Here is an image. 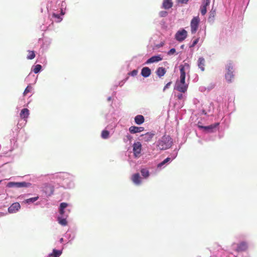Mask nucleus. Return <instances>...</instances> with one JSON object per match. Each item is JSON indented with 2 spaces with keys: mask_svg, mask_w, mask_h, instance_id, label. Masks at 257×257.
I'll use <instances>...</instances> for the list:
<instances>
[{
  "mask_svg": "<svg viewBox=\"0 0 257 257\" xmlns=\"http://www.w3.org/2000/svg\"><path fill=\"white\" fill-rule=\"evenodd\" d=\"M190 65L187 63L180 66V84L178 85V90L185 92L188 88V84L185 83L186 75H189L190 72Z\"/></svg>",
  "mask_w": 257,
  "mask_h": 257,
  "instance_id": "1",
  "label": "nucleus"
},
{
  "mask_svg": "<svg viewBox=\"0 0 257 257\" xmlns=\"http://www.w3.org/2000/svg\"><path fill=\"white\" fill-rule=\"evenodd\" d=\"M172 140L169 136L164 135L156 143V147L159 150H165L170 148L172 145Z\"/></svg>",
  "mask_w": 257,
  "mask_h": 257,
  "instance_id": "2",
  "label": "nucleus"
},
{
  "mask_svg": "<svg viewBox=\"0 0 257 257\" xmlns=\"http://www.w3.org/2000/svg\"><path fill=\"white\" fill-rule=\"evenodd\" d=\"M226 73L225 75V78L228 83H231L232 79L234 77L233 74V67L231 63H229L226 66Z\"/></svg>",
  "mask_w": 257,
  "mask_h": 257,
  "instance_id": "3",
  "label": "nucleus"
},
{
  "mask_svg": "<svg viewBox=\"0 0 257 257\" xmlns=\"http://www.w3.org/2000/svg\"><path fill=\"white\" fill-rule=\"evenodd\" d=\"M31 185L30 183H27L25 182H10L8 183L7 187H16L17 188H21V187H28Z\"/></svg>",
  "mask_w": 257,
  "mask_h": 257,
  "instance_id": "4",
  "label": "nucleus"
},
{
  "mask_svg": "<svg viewBox=\"0 0 257 257\" xmlns=\"http://www.w3.org/2000/svg\"><path fill=\"white\" fill-rule=\"evenodd\" d=\"M199 19L198 17H194L191 22V31L192 34L196 32L199 25Z\"/></svg>",
  "mask_w": 257,
  "mask_h": 257,
  "instance_id": "5",
  "label": "nucleus"
},
{
  "mask_svg": "<svg viewBox=\"0 0 257 257\" xmlns=\"http://www.w3.org/2000/svg\"><path fill=\"white\" fill-rule=\"evenodd\" d=\"M142 151V145L137 142L133 144V152L135 157H139Z\"/></svg>",
  "mask_w": 257,
  "mask_h": 257,
  "instance_id": "6",
  "label": "nucleus"
},
{
  "mask_svg": "<svg viewBox=\"0 0 257 257\" xmlns=\"http://www.w3.org/2000/svg\"><path fill=\"white\" fill-rule=\"evenodd\" d=\"M248 248L247 244L245 242H241L237 244V247L235 249V251L237 252L245 251Z\"/></svg>",
  "mask_w": 257,
  "mask_h": 257,
  "instance_id": "7",
  "label": "nucleus"
},
{
  "mask_svg": "<svg viewBox=\"0 0 257 257\" xmlns=\"http://www.w3.org/2000/svg\"><path fill=\"white\" fill-rule=\"evenodd\" d=\"M21 206L19 203H13L8 208V211L10 213H15L20 209Z\"/></svg>",
  "mask_w": 257,
  "mask_h": 257,
  "instance_id": "8",
  "label": "nucleus"
},
{
  "mask_svg": "<svg viewBox=\"0 0 257 257\" xmlns=\"http://www.w3.org/2000/svg\"><path fill=\"white\" fill-rule=\"evenodd\" d=\"M154 135L155 134L153 133H147L141 136V140L146 142H150L152 139Z\"/></svg>",
  "mask_w": 257,
  "mask_h": 257,
  "instance_id": "9",
  "label": "nucleus"
},
{
  "mask_svg": "<svg viewBox=\"0 0 257 257\" xmlns=\"http://www.w3.org/2000/svg\"><path fill=\"white\" fill-rule=\"evenodd\" d=\"M132 180L134 183L137 185H139L141 183V178L139 173H136L132 175Z\"/></svg>",
  "mask_w": 257,
  "mask_h": 257,
  "instance_id": "10",
  "label": "nucleus"
},
{
  "mask_svg": "<svg viewBox=\"0 0 257 257\" xmlns=\"http://www.w3.org/2000/svg\"><path fill=\"white\" fill-rule=\"evenodd\" d=\"M187 36V32L185 30L178 31V41H182Z\"/></svg>",
  "mask_w": 257,
  "mask_h": 257,
  "instance_id": "11",
  "label": "nucleus"
},
{
  "mask_svg": "<svg viewBox=\"0 0 257 257\" xmlns=\"http://www.w3.org/2000/svg\"><path fill=\"white\" fill-rule=\"evenodd\" d=\"M144 131V127H138L136 126H131L129 128V131L131 134H136L137 133H140Z\"/></svg>",
  "mask_w": 257,
  "mask_h": 257,
  "instance_id": "12",
  "label": "nucleus"
},
{
  "mask_svg": "<svg viewBox=\"0 0 257 257\" xmlns=\"http://www.w3.org/2000/svg\"><path fill=\"white\" fill-rule=\"evenodd\" d=\"M210 3V0H206L204 4L200 7V11L201 14L204 16L207 12V7L209 6Z\"/></svg>",
  "mask_w": 257,
  "mask_h": 257,
  "instance_id": "13",
  "label": "nucleus"
},
{
  "mask_svg": "<svg viewBox=\"0 0 257 257\" xmlns=\"http://www.w3.org/2000/svg\"><path fill=\"white\" fill-rule=\"evenodd\" d=\"M162 60V58L160 56H154L149 58L146 62V64L157 62Z\"/></svg>",
  "mask_w": 257,
  "mask_h": 257,
  "instance_id": "14",
  "label": "nucleus"
},
{
  "mask_svg": "<svg viewBox=\"0 0 257 257\" xmlns=\"http://www.w3.org/2000/svg\"><path fill=\"white\" fill-rule=\"evenodd\" d=\"M151 73V69L147 67H144L141 71V74L144 77H149Z\"/></svg>",
  "mask_w": 257,
  "mask_h": 257,
  "instance_id": "15",
  "label": "nucleus"
},
{
  "mask_svg": "<svg viewBox=\"0 0 257 257\" xmlns=\"http://www.w3.org/2000/svg\"><path fill=\"white\" fill-rule=\"evenodd\" d=\"M145 121V118L142 115H137L135 117V122L138 125L143 124Z\"/></svg>",
  "mask_w": 257,
  "mask_h": 257,
  "instance_id": "16",
  "label": "nucleus"
},
{
  "mask_svg": "<svg viewBox=\"0 0 257 257\" xmlns=\"http://www.w3.org/2000/svg\"><path fill=\"white\" fill-rule=\"evenodd\" d=\"M173 6V3L171 0H164L163 3L162 8L165 9H169Z\"/></svg>",
  "mask_w": 257,
  "mask_h": 257,
  "instance_id": "17",
  "label": "nucleus"
},
{
  "mask_svg": "<svg viewBox=\"0 0 257 257\" xmlns=\"http://www.w3.org/2000/svg\"><path fill=\"white\" fill-rule=\"evenodd\" d=\"M219 125V123H216L209 126H199V127L203 128L205 130L208 131L209 132H213V129L216 128Z\"/></svg>",
  "mask_w": 257,
  "mask_h": 257,
  "instance_id": "18",
  "label": "nucleus"
},
{
  "mask_svg": "<svg viewBox=\"0 0 257 257\" xmlns=\"http://www.w3.org/2000/svg\"><path fill=\"white\" fill-rule=\"evenodd\" d=\"M205 61L203 58L200 57L199 58L198 61V66L202 71H203L205 70Z\"/></svg>",
  "mask_w": 257,
  "mask_h": 257,
  "instance_id": "19",
  "label": "nucleus"
},
{
  "mask_svg": "<svg viewBox=\"0 0 257 257\" xmlns=\"http://www.w3.org/2000/svg\"><path fill=\"white\" fill-rule=\"evenodd\" d=\"M29 115V110L28 108H23L20 113V116L22 118H27Z\"/></svg>",
  "mask_w": 257,
  "mask_h": 257,
  "instance_id": "20",
  "label": "nucleus"
},
{
  "mask_svg": "<svg viewBox=\"0 0 257 257\" xmlns=\"http://www.w3.org/2000/svg\"><path fill=\"white\" fill-rule=\"evenodd\" d=\"M166 72V71L164 68L162 67H159L156 71V74L158 76L162 77L164 75Z\"/></svg>",
  "mask_w": 257,
  "mask_h": 257,
  "instance_id": "21",
  "label": "nucleus"
},
{
  "mask_svg": "<svg viewBox=\"0 0 257 257\" xmlns=\"http://www.w3.org/2000/svg\"><path fill=\"white\" fill-rule=\"evenodd\" d=\"M141 173L142 175L145 178H148L149 176V175H150V173H149V170L148 169H146V168L142 169L141 170Z\"/></svg>",
  "mask_w": 257,
  "mask_h": 257,
  "instance_id": "22",
  "label": "nucleus"
},
{
  "mask_svg": "<svg viewBox=\"0 0 257 257\" xmlns=\"http://www.w3.org/2000/svg\"><path fill=\"white\" fill-rule=\"evenodd\" d=\"M58 220L59 223L63 226H65L67 224L66 217H58Z\"/></svg>",
  "mask_w": 257,
  "mask_h": 257,
  "instance_id": "23",
  "label": "nucleus"
},
{
  "mask_svg": "<svg viewBox=\"0 0 257 257\" xmlns=\"http://www.w3.org/2000/svg\"><path fill=\"white\" fill-rule=\"evenodd\" d=\"M61 254L62 251L61 250L54 249L53 250V253L51 254L50 255L53 256L54 257H59Z\"/></svg>",
  "mask_w": 257,
  "mask_h": 257,
  "instance_id": "24",
  "label": "nucleus"
},
{
  "mask_svg": "<svg viewBox=\"0 0 257 257\" xmlns=\"http://www.w3.org/2000/svg\"><path fill=\"white\" fill-rule=\"evenodd\" d=\"M170 160H171V158H169V157L167 158L163 161H162L161 163L158 164V165H157V167L158 168H161L164 165H165L166 163H167L168 162H169Z\"/></svg>",
  "mask_w": 257,
  "mask_h": 257,
  "instance_id": "25",
  "label": "nucleus"
},
{
  "mask_svg": "<svg viewBox=\"0 0 257 257\" xmlns=\"http://www.w3.org/2000/svg\"><path fill=\"white\" fill-rule=\"evenodd\" d=\"M109 135V133L108 131L103 130L101 133V137L104 139H106L108 138Z\"/></svg>",
  "mask_w": 257,
  "mask_h": 257,
  "instance_id": "26",
  "label": "nucleus"
},
{
  "mask_svg": "<svg viewBox=\"0 0 257 257\" xmlns=\"http://www.w3.org/2000/svg\"><path fill=\"white\" fill-rule=\"evenodd\" d=\"M28 52L29 55L27 56V58L28 59L32 60L35 57V53L34 51H28Z\"/></svg>",
  "mask_w": 257,
  "mask_h": 257,
  "instance_id": "27",
  "label": "nucleus"
},
{
  "mask_svg": "<svg viewBox=\"0 0 257 257\" xmlns=\"http://www.w3.org/2000/svg\"><path fill=\"white\" fill-rule=\"evenodd\" d=\"M38 198H39L38 196L33 197V198H30L26 199L25 200V202L27 203H33V202H34L36 201H37L38 199Z\"/></svg>",
  "mask_w": 257,
  "mask_h": 257,
  "instance_id": "28",
  "label": "nucleus"
},
{
  "mask_svg": "<svg viewBox=\"0 0 257 257\" xmlns=\"http://www.w3.org/2000/svg\"><path fill=\"white\" fill-rule=\"evenodd\" d=\"M41 69H42L41 65L40 64H37L36 66H35V67L33 69V71L35 74H37L40 71Z\"/></svg>",
  "mask_w": 257,
  "mask_h": 257,
  "instance_id": "29",
  "label": "nucleus"
},
{
  "mask_svg": "<svg viewBox=\"0 0 257 257\" xmlns=\"http://www.w3.org/2000/svg\"><path fill=\"white\" fill-rule=\"evenodd\" d=\"M52 16L53 18L56 19L55 21L57 23H59L62 20V18H61V17L60 16V15L59 14H56L55 13H53L52 14Z\"/></svg>",
  "mask_w": 257,
  "mask_h": 257,
  "instance_id": "30",
  "label": "nucleus"
},
{
  "mask_svg": "<svg viewBox=\"0 0 257 257\" xmlns=\"http://www.w3.org/2000/svg\"><path fill=\"white\" fill-rule=\"evenodd\" d=\"M32 87L31 85H28L24 90L23 93L24 96H26L29 92L32 91Z\"/></svg>",
  "mask_w": 257,
  "mask_h": 257,
  "instance_id": "31",
  "label": "nucleus"
},
{
  "mask_svg": "<svg viewBox=\"0 0 257 257\" xmlns=\"http://www.w3.org/2000/svg\"><path fill=\"white\" fill-rule=\"evenodd\" d=\"M178 99H179L181 100V104L179 106V107H182L183 105V103H184V100H183V96L182 94H181L180 95H178Z\"/></svg>",
  "mask_w": 257,
  "mask_h": 257,
  "instance_id": "32",
  "label": "nucleus"
},
{
  "mask_svg": "<svg viewBox=\"0 0 257 257\" xmlns=\"http://www.w3.org/2000/svg\"><path fill=\"white\" fill-rule=\"evenodd\" d=\"M44 186L45 188H46L47 187L50 188L51 189V194L53 193V192L54 191V188H53V186H51L50 185H49V184H47V183L44 184Z\"/></svg>",
  "mask_w": 257,
  "mask_h": 257,
  "instance_id": "33",
  "label": "nucleus"
},
{
  "mask_svg": "<svg viewBox=\"0 0 257 257\" xmlns=\"http://www.w3.org/2000/svg\"><path fill=\"white\" fill-rule=\"evenodd\" d=\"M68 206V204L65 202L61 203L60 205V208L62 209H64Z\"/></svg>",
  "mask_w": 257,
  "mask_h": 257,
  "instance_id": "34",
  "label": "nucleus"
},
{
  "mask_svg": "<svg viewBox=\"0 0 257 257\" xmlns=\"http://www.w3.org/2000/svg\"><path fill=\"white\" fill-rule=\"evenodd\" d=\"M199 38H198L196 39H195L192 44H191V45L190 46V47H194L199 42Z\"/></svg>",
  "mask_w": 257,
  "mask_h": 257,
  "instance_id": "35",
  "label": "nucleus"
},
{
  "mask_svg": "<svg viewBox=\"0 0 257 257\" xmlns=\"http://www.w3.org/2000/svg\"><path fill=\"white\" fill-rule=\"evenodd\" d=\"M175 52L176 49L175 48H172L169 51H168V55H171L174 54Z\"/></svg>",
  "mask_w": 257,
  "mask_h": 257,
  "instance_id": "36",
  "label": "nucleus"
},
{
  "mask_svg": "<svg viewBox=\"0 0 257 257\" xmlns=\"http://www.w3.org/2000/svg\"><path fill=\"white\" fill-rule=\"evenodd\" d=\"M59 212H60V214H61L62 217H67V215H64V209H62L60 208Z\"/></svg>",
  "mask_w": 257,
  "mask_h": 257,
  "instance_id": "37",
  "label": "nucleus"
},
{
  "mask_svg": "<svg viewBox=\"0 0 257 257\" xmlns=\"http://www.w3.org/2000/svg\"><path fill=\"white\" fill-rule=\"evenodd\" d=\"M167 15V12H166V11H161L159 13V15L162 17H165Z\"/></svg>",
  "mask_w": 257,
  "mask_h": 257,
  "instance_id": "38",
  "label": "nucleus"
},
{
  "mask_svg": "<svg viewBox=\"0 0 257 257\" xmlns=\"http://www.w3.org/2000/svg\"><path fill=\"white\" fill-rule=\"evenodd\" d=\"M188 1L189 0H178V3L186 4L188 2Z\"/></svg>",
  "mask_w": 257,
  "mask_h": 257,
  "instance_id": "39",
  "label": "nucleus"
},
{
  "mask_svg": "<svg viewBox=\"0 0 257 257\" xmlns=\"http://www.w3.org/2000/svg\"><path fill=\"white\" fill-rule=\"evenodd\" d=\"M137 73H138V71L136 70H134L133 71H132L131 72V75L133 76L137 75Z\"/></svg>",
  "mask_w": 257,
  "mask_h": 257,
  "instance_id": "40",
  "label": "nucleus"
},
{
  "mask_svg": "<svg viewBox=\"0 0 257 257\" xmlns=\"http://www.w3.org/2000/svg\"><path fill=\"white\" fill-rule=\"evenodd\" d=\"M170 84V82L167 83V85L165 86L164 89H165L166 88H167Z\"/></svg>",
  "mask_w": 257,
  "mask_h": 257,
  "instance_id": "41",
  "label": "nucleus"
},
{
  "mask_svg": "<svg viewBox=\"0 0 257 257\" xmlns=\"http://www.w3.org/2000/svg\"><path fill=\"white\" fill-rule=\"evenodd\" d=\"M127 138L130 140L132 139V137L130 135L127 136Z\"/></svg>",
  "mask_w": 257,
  "mask_h": 257,
  "instance_id": "42",
  "label": "nucleus"
},
{
  "mask_svg": "<svg viewBox=\"0 0 257 257\" xmlns=\"http://www.w3.org/2000/svg\"><path fill=\"white\" fill-rule=\"evenodd\" d=\"M61 15H64V13L63 12V10H61Z\"/></svg>",
  "mask_w": 257,
  "mask_h": 257,
  "instance_id": "43",
  "label": "nucleus"
},
{
  "mask_svg": "<svg viewBox=\"0 0 257 257\" xmlns=\"http://www.w3.org/2000/svg\"><path fill=\"white\" fill-rule=\"evenodd\" d=\"M164 44H160V45H159L158 47H160L161 46H162Z\"/></svg>",
  "mask_w": 257,
  "mask_h": 257,
  "instance_id": "44",
  "label": "nucleus"
},
{
  "mask_svg": "<svg viewBox=\"0 0 257 257\" xmlns=\"http://www.w3.org/2000/svg\"><path fill=\"white\" fill-rule=\"evenodd\" d=\"M175 38H177V34H175Z\"/></svg>",
  "mask_w": 257,
  "mask_h": 257,
  "instance_id": "45",
  "label": "nucleus"
},
{
  "mask_svg": "<svg viewBox=\"0 0 257 257\" xmlns=\"http://www.w3.org/2000/svg\"><path fill=\"white\" fill-rule=\"evenodd\" d=\"M63 240V238H61L60 241H62Z\"/></svg>",
  "mask_w": 257,
  "mask_h": 257,
  "instance_id": "46",
  "label": "nucleus"
}]
</instances>
